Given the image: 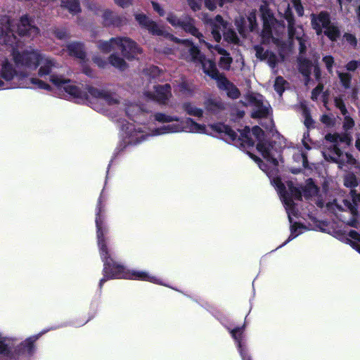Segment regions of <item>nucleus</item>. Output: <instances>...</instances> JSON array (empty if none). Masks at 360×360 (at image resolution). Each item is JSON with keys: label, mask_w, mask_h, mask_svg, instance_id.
<instances>
[{"label": "nucleus", "mask_w": 360, "mask_h": 360, "mask_svg": "<svg viewBox=\"0 0 360 360\" xmlns=\"http://www.w3.org/2000/svg\"><path fill=\"white\" fill-rule=\"evenodd\" d=\"M102 193L100 195L96 207V238L99 254L103 262L102 271L103 278L99 281V289L101 290L104 283L110 279L125 278L127 269L121 263L112 257L108 246L109 229L105 222V210Z\"/></svg>", "instance_id": "nucleus-1"}, {"label": "nucleus", "mask_w": 360, "mask_h": 360, "mask_svg": "<svg viewBox=\"0 0 360 360\" xmlns=\"http://www.w3.org/2000/svg\"><path fill=\"white\" fill-rule=\"evenodd\" d=\"M50 82L58 89H63L67 94L77 99L78 102L84 103H91L90 97H91V98L101 100L108 105L120 103L119 99L115 97V94L91 85H86L85 89H82L79 86L70 84V79H64L55 75H51Z\"/></svg>", "instance_id": "nucleus-2"}, {"label": "nucleus", "mask_w": 360, "mask_h": 360, "mask_svg": "<svg viewBox=\"0 0 360 360\" xmlns=\"http://www.w3.org/2000/svg\"><path fill=\"white\" fill-rule=\"evenodd\" d=\"M50 82L58 89H63L67 94L77 99L78 102L84 103H91L90 97H91V98L101 100L108 105L120 103L119 99L115 97V94L91 85H86L85 89H82L79 86L70 84V79H64L55 75H51Z\"/></svg>", "instance_id": "nucleus-3"}, {"label": "nucleus", "mask_w": 360, "mask_h": 360, "mask_svg": "<svg viewBox=\"0 0 360 360\" xmlns=\"http://www.w3.org/2000/svg\"><path fill=\"white\" fill-rule=\"evenodd\" d=\"M10 23L6 30H1V42L12 48L11 55L17 67H22L30 70H35L43 60V54L35 49L19 51L18 39L10 27Z\"/></svg>", "instance_id": "nucleus-4"}, {"label": "nucleus", "mask_w": 360, "mask_h": 360, "mask_svg": "<svg viewBox=\"0 0 360 360\" xmlns=\"http://www.w3.org/2000/svg\"><path fill=\"white\" fill-rule=\"evenodd\" d=\"M274 181L283 200H288L290 198L294 202L302 201L304 198L306 201H309L315 195V181L312 178L307 179L304 185L300 184L298 186L292 181H288V190L281 179L278 178Z\"/></svg>", "instance_id": "nucleus-5"}, {"label": "nucleus", "mask_w": 360, "mask_h": 360, "mask_svg": "<svg viewBox=\"0 0 360 360\" xmlns=\"http://www.w3.org/2000/svg\"><path fill=\"white\" fill-rule=\"evenodd\" d=\"M210 129L219 134H224L229 138L232 141H237L243 148H251L255 145V141L250 136V129L246 126L244 129L239 130L240 136H238L236 132L232 128L222 122H217L210 125Z\"/></svg>", "instance_id": "nucleus-6"}, {"label": "nucleus", "mask_w": 360, "mask_h": 360, "mask_svg": "<svg viewBox=\"0 0 360 360\" xmlns=\"http://www.w3.org/2000/svg\"><path fill=\"white\" fill-rule=\"evenodd\" d=\"M16 32L20 37L33 39L39 34V29L32 18L24 15L20 17L17 25Z\"/></svg>", "instance_id": "nucleus-7"}, {"label": "nucleus", "mask_w": 360, "mask_h": 360, "mask_svg": "<svg viewBox=\"0 0 360 360\" xmlns=\"http://www.w3.org/2000/svg\"><path fill=\"white\" fill-rule=\"evenodd\" d=\"M122 41L118 44V48L121 50L122 55L129 60L134 59L141 54L142 49L137 43L128 37H120Z\"/></svg>", "instance_id": "nucleus-8"}, {"label": "nucleus", "mask_w": 360, "mask_h": 360, "mask_svg": "<svg viewBox=\"0 0 360 360\" xmlns=\"http://www.w3.org/2000/svg\"><path fill=\"white\" fill-rule=\"evenodd\" d=\"M229 333L231 335V337L234 339L239 353L242 357L243 360H252L250 355L248 353V349L243 342V340L244 338V331L245 330V323H244L241 326L236 327L233 329L228 328Z\"/></svg>", "instance_id": "nucleus-9"}, {"label": "nucleus", "mask_w": 360, "mask_h": 360, "mask_svg": "<svg viewBox=\"0 0 360 360\" xmlns=\"http://www.w3.org/2000/svg\"><path fill=\"white\" fill-rule=\"evenodd\" d=\"M253 136L258 141L256 146L257 150L262 154L263 158L269 157V150L272 148V145L275 143V141H266L264 139V132L262 129L256 125L250 130Z\"/></svg>", "instance_id": "nucleus-10"}, {"label": "nucleus", "mask_w": 360, "mask_h": 360, "mask_svg": "<svg viewBox=\"0 0 360 360\" xmlns=\"http://www.w3.org/2000/svg\"><path fill=\"white\" fill-rule=\"evenodd\" d=\"M39 336L40 334L29 337L18 345L13 351V359H15L16 356H30L33 355L35 351L34 343Z\"/></svg>", "instance_id": "nucleus-11"}, {"label": "nucleus", "mask_w": 360, "mask_h": 360, "mask_svg": "<svg viewBox=\"0 0 360 360\" xmlns=\"http://www.w3.org/2000/svg\"><path fill=\"white\" fill-rule=\"evenodd\" d=\"M135 20L139 25L143 29L147 30L148 32L154 36H163L164 31L159 27L156 22L150 19L144 13H137L134 15Z\"/></svg>", "instance_id": "nucleus-12"}, {"label": "nucleus", "mask_w": 360, "mask_h": 360, "mask_svg": "<svg viewBox=\"0 0 360 360\" xmlns=\"http://www.w3.org/2000/svg\"><path fill=\"white\" fill-rule=\"evenodd\" d=\"M181 28L186 33L198 38L200 41H203V34L195 27V20L188 15L183 16Z\"/></svg>", "instance_id": "nucleus-13"}, {"label": "nucleus", "mask_w": 360, "mask_h": 360, "mask_svg": "<svg viewBox=\"0 0 360 360\" xmlns=\"http://www.w3.org/2000/svg\"><path fill=\"white\" fill-rule=\"evenodd\" d=\"M259 11L261 13V19L263 22V32L265 34H271L272 26L275 21L273 13L266 6H261Z\"/></svg>", "instance_id": "nucleus-14"}, {"label": "nucleus", "mask_w": 360, "mask_h": 360, "mask_svg": "<svg viewBox=\"0 0 360 360\" xmlns=\"http://www.w3.org/2000/svg\"><path fill=\"white\" fill-rule=\"evenodd\" d=\"M103 25L105 27H121L125 23L126 18L116 14L109 9H106L103 13Z\"/></svg>", "instance_id": "nucleus-15"}, {"label": "nucleus", "mask_w": 360, "mask_h": 360, "mask_svg": "<svg viewBox=\"0 0 360 360\" xmlns=\"http://www.w3.org/2000/svg\"><path fill=\"white\" fill-rule=\"evenodd\" d=\"M124 279L139 280L143 281H148L153 283H158L159 279L156 277L149 275L146 271H139V270H127Z\"/></svg>", "instance_id": "nucleus-16"}, {"label": "nucleus", "mask_w": 360, "mask_h": 360, "mask_svg": "<svg viewBox=\"0 0 360 360\" xmlns=\"http://www.w3.org/2000/svg\"><path fill=\"white\" fill-rule=\"evenodd\" d=\"M17 75L18 72L13 65L6 58L4 60L0 65V77L10 82Z\"/></svg>", "instance_id": "nucleus-17"}, {"label": "nucleus", "mask_w": 360, "mask_h": 360, "mask_svg": "<svg viewBox=\"0 0 360 360\" xmlns=\"http://www.w3.org/2000/svg\"><path fill=\"white\" fill-rule=\"evenodd\" d=\"M293 160L302 164V167L299 168L292 167L290 172L294 174H297L303 170H309L310 172L312 171V168L309 166L307 154L304 152H297L293 155Z\"/></svg>", "instance_id": "nucleus-18"}, {"label": "nucleus", "mask_w": 360, "mask_h": 360, "mask_svg": "<svg viewBox=\"0 0 360 360\" xmlns=\"http://www.w3.org/2000/svg\"><path fill=\"white\" fill-rule=\"evenodd\" d=\"M250 101L254 102L256 106V110L252 112L251 117L260 119L268 117L269 114V109L268 107L264 105L262 101L257 100L255 97H252Z\"/></svg>", "instance_id": "nucleus-19"}, {"label": "nucleus", "mask_w": 360, "mask_h": 360, "mask_svg": "<svg viewBox=\"0 0 360 360\" xmlns=\"http://www.w3.org/2000/svg\"><path fill=\"white\" fill-rule=\"evenodd\" d=\"M67 48L70 56L82 60L85 58L86 52L83 44L80 42H72L68 44Z\"/></svg>", "instance_id": "nucleus-20"}, {"label": "nucleus", "mask_w": 360, "mask_h": 360, "mask_svg": "<svg viewBox=\"0 0 360 360\" xmlns=\"http://www.w3.org/2000/svg\"><path fill=\"white\" fill-rule=\"evenodd\" d=\"M157 100L165 103L169 99V94H171V86L169 84L157 85L155 86Z\"/></svg>", "instance_id": "nucleus-21"}, {"label": "nucleus", "mask_w": 360, "mask_h": 360, "mask_svg": "<svg viewBox=\"0 0 360 360\" xmlns=\"http://www.w3.org/2000/svg\"><path fill=\"white\" fill-rule=\"evenodd\" d=\"M201 65L203 72L212 79L215 78L220 74L217 68L216 63L213 60L206 58V62H204Z\"/></svg>", "instance_id": "nucleus-22"}, {"label": "nucleus", "mask_w": 360, "mask_h": 360, "mask_svg": "<svg viewBox=\"0 0 360 360\" xmlns=\"http://www.w3.org/2000/svg\"><path fill=\"white\" fill-rule=\"evenodd\" d=\"M121 41L120 37H112L109 41H99L98 47L103 53H108L115 46L118 47V44Z\"/></svg>", "instance_id": "nucleus-23"}, {"label": "nucleus", "mask_w": 360, "mask_h": 360, "mask_svg": "<svg viewBox=\"0 0 360 360\" xmlns=\"http://www.w3.org/2000/svg\"><path fill=\"white\" fill-rule=\"evenodd\" d=\"M40 64H41V66L38 70V75L44 77L51 73L52 68L55 65V61L51 58H45L43 55V60Z\"/></svg>", "instance_id": "nucleus-24"}, {"label": "nucleus", "mask_w": 360, "mask_h": 360, "mask_svg": "<svg viewBox=\"0 0 360 360\" xmlns=\"http://www.w3.org/2000/svg\"><path fill=\"white\" fill-rule=\"evenodd\" d=\"M109 63L115 68L124 71L128 68L126 61L117 55L112 53L108 57Z\"/></svg>", "instance_id": "nucleus-25"}, {"label": "nucleus", "mask_w": 360, "mask_h": 360, "mask_svg": "<svg viewBox=\"0 0 360 360\" xmlns=\"http://www.w3.org/2000/svg\"><path fill=\"white\" fill-rule=\"evenodd\" d=\"M61 6L68 10L72 14H77L81 12L79 0H62Z\"/></svg>", "instance_id": "nucleus-26"}, {"label": "nucleus", "mask_w": 360, "mask_h": 360, "mask_svg": "<svg viewBox=\"0 0 360 360\" xmlns=\"http://www.w3.org/2000/svg\"><path fill=\"white\" fill-rule=\"evenodd\" d=\"M269 157L264 158L266 161L271 163L274 166L276 167L278 165V158L281 156V149L276 148V142L274 146L272 145V148L269 150Z\"/></svg>", "instance_id": "nucleus-27"}, {"label": "nucleus", "mask_w": 360, "mask_h": 360, "mask_svg": "<svg viewBox=\"0 0 360 360\" xmlns=\"http://www.w3.org/2000/svg\"><path fill=\"white\" fill-rule=\"evenodd\" d=\"M189 53L191 57V61L202 64L206 62V57L197 46H193L189 49Z\"/></svg>", "instance_id": "nucleus-28"}, {"label": "nucleus", "mask_w": 360, "mask_h": 360, "mask_svg": "<svg viewBox=\"0 0 360 360\" xmlns=\"http://www.w3.org/2000/svg\"><path fill=\"white\" fill-rule=\"evenodd\" d=\"M300 108L302 110V115L304 117V125L307 129L313 127L314 120L311 117L310 109L307 107L305 102H301Z\"/></svg>", "instance_id": "nucleus-29"}, {"label": "nucleus", "mask_w": 360, "mask_h": 360, "mask_svg": "<svg viewBox=\"0 0 360 360\" xmlns=\"http://www.w3.org/2000/svg\"><path fill=\"white\" fill-rule=\"evenodd\" d=\"M183 110L189 115L201 117L203 110L193 105L191 102H185L182 104Z\"/></svg>", "instance_id": "nucleus-30"}, {"label": "nucleus", "mask_w": 360, "mask_h": 360, "mask_svg": "<svg viewBox=\"0 0 360 360\" xmlns=\"http://www.w3.org/2000/svg\"><path fill=\"white\" fill-rule=\"evenodd\" d=\"M181 124H185L192 132L203 133L205 130V126L195 122L191 117H186L184 121H181Z\"/></svg>", "instance_id": "nucleus-31"}, {"label": "nucleus", "mask_w": 360, "mask_h": 360, "mask_svg": "<svg viewBox=\"0 0 360 360\" xmlns=\"http://www.w3.org/2000/svg\"><path fill=\"white\" fill-rule=\"evenodd\" d=\"M283 202L288 212V219L292 223V219L291 215L296 217L299 212L297 205L290 198L288 200H283Z\"/></svg>", "instance_id": "nucleus-32"}, {"label": "nucleus", "mask_w": 360, "mask_h": 360, "mask_svg": "<svg viewBox=\"0 0 360 360\" xmlns=\"http://www.w3.org/2000/svg\"><path fill=\"white\" fill-rule=\"evenodd\" d=\"M0 356L13 359L12 348L6 342V338L0 335Z\"/></svg>", "instance_id": "nucleus-33"}, {"label": "nucleus", "mask_w": 360, "mask_h": 360, "mask_svg": "<svg viewBox=\"0 0 360 360\" xmlns=\"http://www.w3.org/2000/svg\"><path fill=\"white\" fill-rule=\"evenodd\" d=\"M205 107L207 111L213 114L217 113L219 110L224 108L223 103L221 102L215 101L211 98L205 101Z\"/></svg>", "instance_id": "nucleus-34"}, {"label": "nucleus", "mask_w": 360, "mask_h": 360, "mask_svg": "<svg viewBox=\"0 0 360 360\" xmlns=\"http://www.w3.org/2000/svg\"><path fill=\"white\" fill-rule=\"evenodd\" d=\"M300 229H305V226L299 222H294L290 226V234L288 238L283 243L282 245H285L288 242L296 238L301 233V231H299Z\"/></svg>", "instance_id": "nucleus-35"}, {"label": "nucleus", "mask_w": 360, "mask_h": 360, "mask_svg": "<svg viewBox=\"0 0 360 360\" xmlns=\"http://www.w3.org/2000/svg\"><path fill=\"white\" fill-rule=\"evenodd\" d=\"M143 72L149 77L150 80H152L159 79L162 71L156 65H150L144 69Z\"/></svg>", "instance_id": "nucleus-36"}, {"label": "nucleus", "mask_w": 360, "mask_h": 360, "mask_svg": "<svg viewBox=\"0 0 360 360\" xmlns=\"http://www.w3.org/2000/svg\"><path fill=\"white\" fill-rule=\"evenodd\" d=\"M154 118L156 121L162 123L171 122H181V118L177 116L167 115L162 112H156L154 115Z\"/></svg>", "instance_id": "nucleus-37"}, {"label": "nucleus", "mask_w": 360, "mask_h": 360, "mask_svg": "<svg viewBox=\"0 0 360 360\" xmlns=\"http://www.w3.org/2000/svg\"><path fill=\"white\" fill-rule=\"evenodd\" d=\"M299 70L305 77L311 73V62L306 58H299Z\"/></svg>", "instance_id": "nucleus-38"}, {"label": "nucleus", "mask_w": 360, "mask_h": 360, "mask_svg": "<svg viewBox=\"0 0 360 360\" xmlns=\"http://www.w3.org/2000/svg\"><path fill=\"white\" fill-rule=\"evenodd\" d=\"M213 79L216 80L217 87L221 90L228 89V86L232 85V82H231L223 73H220Z\"/></svg>", "instance_id": "nucleus-39"}, {"label": "nucleus", "mask_w": 360, "mask_h": 360, "mask_svg": "<svg viewBox=\"0 0 360 360\" xmlns=\"http://www.w3.org/2000/svg\"><path fill=\"white\" fill-rule=\"evenodd\" d=\"M287 84V82L283 79L281 76L276 77L275 79V82L274 84V90L280 95L285 91V84Z\"/></svg>", "instance_id": "nucleus-40"}, {"label": "nucleus", "mask_w": 360, "mask_h": 360, "mask_svg": "<svg viewBox=\"0 0 360 360\" xmlns=\"http://www.w3.org/2000/svg\"><path fill=\"white\" fill-rule=\"evenodd\" d=\"M28 84H34L38 89L51 91V86L46 82L38 78H30L29 79Z\"/></svg>", "instance_id": "nucleus-41"}, {"label": "nucleus", "mask_w": 360, "mask_h": 360, "mask_svg": "<svg viewBox=\"0 0 360 360\" xmlns=\"http://www.w3.org/2000/svg\"><path fill=\"white\" fill-rule=\"evenodd\" d=\"M254 49L256 52V57L260 60H266L268 54L270 53L269 50L264 51V47L261 45H255Z\"/></svg>", "instance_id": "nucleus-42"}, {"label": "nucleus", "mask_w": 360, "mask_h": 360, "mask_svg": "<svg viewBox=\"0 0 360 360\" xmlns=\"http://www.w3.org/2000/svg\"><path fill=\"white\" fill-rule=\"evenodd\" d=\"M167 22L175 27H181L183 18H179L175 14L169 13L167 17Z\"/></svg>", "instance_id": "nucleus-43"}, {"label": "nucleus", "mask_w": 360, "mask_h": 360, "mask_svg": "<svg viewBox=\"0 0 360 360\" xmlns=\"http://www.w3.org/2000/svg\"><path fill=\"white\" fill-rule=\"evenodd\" d=\"M226 91L228 96L232 99H237L240 96L239 89L233 83L232 85L228 86V89H226Z\"/></svg>", "instance_id": "nucleus-44"}, {"label": "nucleus", "mask_w": 360, "mask_h": 360, "mask_svg": "<svg viewBox=\"0 0 360 360\" xmlns=\"http://www.w3.org/2000/svg\"><path fill=\"white\" fill-rule=\"evenodd\" d=\"M309 129H307V131L304 133L303 138L302 140V144L304 148L307 150H310L312 148L311 146H310L309 143H311V145H314L313 140L310 138Z\"/></svg>", "instance_id": "nucleus-45"}, {"label": "nucleus", "mask_w": 360, "mask_h": 360, "mask_svg": "<svg viewBox=\"0 0 360 360\" xmlns=\"http://www.w3.org/2000/svg\"><path fill=\"white\" fill-rule=\"evenodd\" d=\"M233 62V59L229 56L221 57L219 61V66L222 67L226 70H229L231 64Z\"/></svg>", "instance_id": "nucleus-46"}, {"label": "nucleus", "mask_w": 360, "mask_h": 360, "mask_svg": "<svg viewBox=\"0 0 360 360\" xmlns=\"http://www.w3.org/2000/svg\"><path fill=\"white\" fill-rule=\"evenodd\" d=\"M224 38L226 41L231 43L236 44L238 41V37L236 33L232 30L225 32L224 34Z\"/></svg>", "instance_id": "nucleus-47"}, {"label": "nucleus", "mask_w": 360, "mask_h": 360, "mask_svg": "<svg viewBox=\"0 0 360 360\" xmlns=\"http://www.w3.org/2000/svg\"><path fill=\"white\" fill-rule=\"evenodd\" d=\"M92 60L98 68L102 69L105 68L109 63L108 60L99 56H94Z\"/></svg>", "instance_id": "nucleus-48"}, {"label": "nucleus", "mask_w": 360, "mask_h": 360, "mask_svg": "<svg viewBox=\"0 0 360 360\" xmlns=\"http://www.w3.org/2000/svg\"><path fill=\"white\" fill-rule=\"evenodd\" d=\"M202 1L203 0H187L188 6L194 12L201 10Z\"/></svg>", "instance_id": "nucleus-49"}, {"label": "nucleus", "mask_w": 360, "mask_h": 360, "mask_svg": "<svg viewBox=\"0 0 360 360\" xmlns=\"http://www.w3.org/2000/svg\"><path fill=\"white\" fill-rule=\"evenodd\" d=\"M248 20L250 24V31L255 30L256 27L257 26V17L255 12H251L248 16Z\"/></svg>", "instance_id": "nucleus-50"}, {"label": "nucleus", "mask_w": 360, "mask_h": 360, "mask_svg": "<svg viewBox=\"0 0 360 360\" xmlns=\"http://www.w3.org/2000/svg\"><path fill=\"white\" fill-rule=\"evenodd\" d=\"M158 130L162 131L160 132V134H164L167 132H176L179 131V126L176 124L167 125L160 128Z\"/></svg>", "instance_id": "nucleus-51"}, {"label": "nucleus", "mask_w": 360, "mask_h": 360, "mask_svg": "<svg viewBox=\"0 0 360 360\" xmlns=\"http://www.w3.org/2000/svg\"><path fill=\"white\" fill-rule=\"evenodd\" d=\"M179 91L181 93H188L192 94L193 89H191L188 83L186 81H182L179 84Z\"/></svg>", "instance_id": "nucleus-52"}, {"label": "nucleus", "mask_w": 360, "mask_h": 360, "mask_svg": "<svg viewBox=\"0 0 360 360\" xmlns=\"http://www.w3.org/2000/svg\"><path fill=\"white\" fill-rule=\"evenodd\" d=\"M293 6L297 15L299 16H302L304 14V8L302 5L300 0H293Z\"/></svg>", "instance_id": "nucleus-53"}, {"label": "nucleus", "mask_w": 360, "mask_h": 360, "mask_svg": "<svg viewBox=\"0 0 360 360\" xmlns=\"http://www.w3.org/2000/svg\"><path fill=\"white\" fill-rule=\"evenodd\" d=\"M266 60L270 67L275 68L277 63V57L274 52L270 51V53L268 54L266 57Z\"/></svg>", "instance_id": "nucleus-54"}, {"label": "nucleus", "mask_w": 360, "mask_h": 360, "mask_svg": "<svg viewBox=\"0 0 360 360\" xmlns=\"http://www.w3.org/2000/svg\"><path fill=\"white\" fill-rule=\"evenodd\" d=\"M212 34L217 42L220 41L221 36L219 31V27H218L217 25H214V27L212 29Z\"/></svg>", "instance_id": "nucleus-55"}, {"label": "nucleus", "mask_w": 360, "mask_h": 360, "mask_svg": "<svg viewBox=\"0 0 360 360\" xmlns=\"http://www.w3.org/2000/svg\"><path fill=\"white\" fill-rule=\"evenodd\" d=\"M151 4L153 8L155 11H156L160 16H164L165 14V10L161 7V6L155 1H151Z\"/></svg>", "instance_id": "nucleus-56"}, {"label": "nucleus", "mask_w": 360, "mask_h": 360, "mask_svg": "<svg viewBox=\"0 0 360 360\" xmlns=\"http://www.w3.org/2000/svg\"><path fill=\"white\" fill-rule=\"evenodd\" d=\"M115 4L124 8L132 4V0H115Z\"/></svg>", "instance_id": "nucleus-57"}, {"label": "nucleus", "mask_w": 360, "mask_h": 360, "mask_svg": "<svg viewBox=\"0 0 360 360\" xmlns=\"http://www.w3.org/2000/svg\"><path fill=\"white\" fill-rule=\"evenodd\" d=\"M248 154L252 160L257 162L260 169H262V165H265V163L262 161V160L251 153H248Z\"/></svg>", "instance_id": "nucleus-58"}, {"label": "nucleus", "mask_w": 360, "mask_h": 360, "mask_svg": "<svg viewBox=\"0 0 360 360\" xmlns=\"http://www.w3.org/2000/svg\"><path fill=\"white\" fill-rule=\"evenodd\" d=\"M178 43L183 44L185 46H189L190 48L195 46L193 41L188 39H178Z\"/></svg>", "instance_id": "nucleus-59"}, {"label": "nucleus", "mask_w": 360, "mask_h": 360, "mask_svg": "<svg viewBox=\"0 0 360 360\" xmlns=\"http://www.w3.org/2000/svg\"><path fill=\"white\" fill-rule=\"evenodd\" d=\"M285 18L288 22L290 26L294 24V18L291 12L286 11Z\"/></svg>", "instance_id": "nucleus-60"}, {"label": "nucleus", "mask_w": 360, "mask_h": 360, "mask_svg": "<svg viewBox=\"0 0 360 360\" xmlns=\"http://www.w3.org/2000/svg\"><path fill=\"white\" fill-rule=\"evenodd\" d=\"M56 37L59 39H63L67 37V32L64 30H57L55 32Z\"/></svg>", "instance_id": "nucleus-61"}, {"label": "nucleus", "mask_w": 360, "mask_h": 360, "mask_svg": "<svg viewBox=\"0 0 360 360\" xmlns=\"http://www.w3.org/2000/svg\"><path fill=\"white\" fill-rule=\"evenodd\" d=\"M299 41H300V47H299L300 54L303 55L306 52L307 46L305 45L304 41H302L301 39Z\"/></svg>", "instance_id": "nucleus-62"}, {"label": "nucleus", "mask_w": 360, "mask_h": 360, "mask_svg": "<svg viewBox=\"0 0 360 360\" xmlns=\"http://www.w3.org/2000/svg\"><path fill=\"white\" fill-rule=\"evenodd\" d=\"M215 49L217 51L218 53H219L222 56H229V53L224 48H221L219 46H216Z\"/></svg>", "instance_id": "nucleus-63"}, {"label": "nucleus", "mask_w": 360, "mask_h": 360, "mask_svg": "<svg viewBox=\"0 0 360 360\" xmlns=\"http://www.w3.org/2000/svg\"><path fill=\"white\" fill-rule=\"evenodd\" d=\"M310 19H311V25L313 29H315V13H312L310 15Z\"/></svg>", "instance_id": "nucleus-64"}]
</instances>
